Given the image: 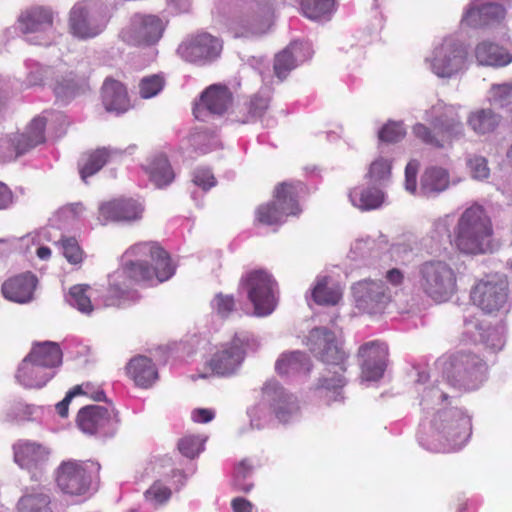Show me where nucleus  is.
Wrapping results in <instances>:
<instances>
[{
    "instance_id": "nucleus-1",
    "label": "nucleus",
    "mask_w": 512,
    "mask_h": 512,
    "mask_svg": "<svg viewBox=\"0 0 512 512\" xmlns=\"http://www.w3.org/2000/svg\"><path fill=\"white\" fill-rule=\"evenodd\" d=\"M492 224L482 206L474 204L468 207L460 216L457 227L455 244L465 254H479L487 251Z\"/></svg>"
},
{
    "instance_id": "nucleus-2",
    "label": "nucleus",
    "mask_w": 512,
    "mask_h": 512,
    "mask_svg": "<svg viewBox=\"0 0 512 512\" xmlns=\"http://www.w3.org/2000/svg\"><path fill=\"white\" fill-rule=\"evenodd\" d=\"M416 283L425 296L437 303H443L457 290V274L445 261L428 260L418 266Z\"/></svg>"
},
{
    "instance_id": "nucleus-3",
    "label": "nucleus",
    "mask_w": 512,
    "mask_h": 512,
    "mask_svg": "<svg viewBox=\"0 0 512 512\" xmlns=\"http://www.w3.org/2000/svg\"><path fill=\"white\" fill-rule=\"evenodd\" d=\"M486 363L471 352H456L443 364V375L453 387L463 390L478 388L485 380Z\"/></svg>"
},
{
    "instance_id": "nucleus-4",
    "label": "nucleus",
    "mask_w": 512,
    "mask_h": 512,
    "mask_svg": "<svg viewBox=\"0 0 512 512\" xmlns=\"http://www.w3.org/2000/svg\"><path fill=\"white\" fill-rule=\"evenodd\" d=\"M468 52L462 42L446 37L435 45L425 63L430 71L442 79H451L466 68Z\"/></svg>"
},
{
    "instance_id": "nucleus-5",
    "label": "nucleus",
    "mask_w": 512,
    "mask_h": 512,
    "mask_svg": "<svg viewBox=\"0 0 512 512\" xmlns=\"http://www.w3.org/2000/svg\"><path fill=\"white\" fill-rule=\"evenodd\" d=\"M508 293L507 277L495 274L480 280L473 287L471 299L482 311L491 314L505 307L508 301Z\"/></svg>"
},
{
    "instance_id": "nucleus-6",
    "label": "nucleus",
    "mask_w": 512,
    "mask_h": 512,
    "mask_svg": "<svg viewBox=\"0 0 512 512\" xmlns=\"http://www.w3.org/2000/svg\"><path fill=\"white\" fill-rule=\"evenodd\" d=\"M273 0H254L247 11L237 16L231 28L236 37H252L265 34L272 25Z\"/></svg>"
},
{
    "instance_id": "nucleus-7",
    "label": "nucleus",
    "mask_w": 512,
    "mask_h": 512,
    "mask_svg": "<svg viewBox=\"0 0 512 512\" xmlns=\"http://www.w3.org/2000/svg\"><path fill=\"white\" fill-rule=\"evenodd\" d=\"M47 119L42 116L35 117L22 134H15L11 138L0 140V161L7 162L16 159L28 150L45 141V127Z\"/></svg>"
},
{
    "instance_id": "nucleus-8",
    "label": "nucleus",
    "mask_w": 512,
    "mask_h": 512,
    "mask_svg": "<svg viewBox=\"0 0 512 512\" xmlns=\"http://www.w3.org/2000/svg\"><path fill=\"white\" fill-rule=\"evenodd\" d=\"M99 466L93 462H63L57 469L56 483L65 494L80 496L88 492L91 485V473Z\"/></svg>"
},
{
    "instance_id": "nucleus-9",
    "label": "nucleus",
    "mask_w": 512,
    "mask_h": 512,
    "mask_svg": "<svg viewBox=\"0 0 512 512\" xmlns=\"http://www.w3.org/2000/svg\"><path fill=\"white\" fill-rule=\"evenodd\" d=\"M274 198V201L257 208L256 219L261 224L278 225L284 222L286 216L299 213L300 209L290 185L279 184L275 189Z\"/></svg>"
},
{
    "instance_id": "nucleus-10",
    "label": "nucleus",
    "mask_w": 512,
    "mask_h": 512,
    "mask_svg": "<svg viewBox=\"0 0 512 512\" xmlns=\"http://www.w3.org/2000/svg\"><path fill=\"white\" fill-rule=\"evenodd\" d=\"M164 22L155 15L135 14L130 22L121 30L119 37L133 46L153 45L163 35Z\"/></svg>"
},
{
    "instance_id": "nucleus-11",
    "label": "nucleus",
    "mask_w": 512,
    "mask_h": 512,
    "mask_svg": "<svg viewBox=\"0 0 512 512\" xmlns=\"http://www.w3.org/2000/svg\"><path fill=\"white\" fill-rule=\"evenodd\" d=\"M247 289L249 300L254 306V314L259 317L267 316L273 312L276 306L274 295V281L266 272L253 271L243 280Z\"/></svg>"
},
{
    "instance_id": "nucleus-12",
    "label": "nucleus",
    "mask_w": 512,
    "mask_h": 512,
    "mask_svg": "<svg viewBox=\"0 0 512 512\" xmlns=\"http://www.w3.org/2000/svg\"><path fill=\"white\" fill-rule=\"evenodd\" d=\"M54 13L45 6L31 7L19 16L21 31L27 35V41L34 45L49 46L54 39L47 35L53 28Z\"/></svg>"
},
{
    "instance_id": "nucleus-13",
    "label": "nucleus",
    "mask_w": 512,
    "mask_h": 512,
    "mask_svg": "<svg viewBox=\"0 0 512 512\" xmlns=\"http://www.w3.org/2000/svg\"><path fill=\"white\" fill-rule=\"evenodd\" d=\"M106 24V17L85 2L76 3L70 10L69 31L80 40L98 36L104 31Z\"/></svg>"
},
{
    "instance_id": "nucleus-14",
    "label": "nucleus",
    "mask_w": 512,
    "mask_h": 512,
    "mask_svg": "<svg viewBox=\"0 0 512 512\" xmlns=\"http://www.w3.org/2000/svg\"><path fill=\"white\" fill-rule=\"evenodd\" d=\"M118 422V411L99 405H87L77 414L79 429L88 435H113L115 432L113 424Z\"/></svg>"
},
{
    "instance_id": "nucleus-15",
    "label": "nucleus",
    "mask_w": 512,
    "mask_h": 512,
    "mask_svg": "<svg viewBox=\"0 0 512 512\" xmlns=\"http://www.w3.org/2000/svg\"><path fill=\"white\" fill-rule=\"evenodd\" d=\"M221 51L222 41L208 33L191 37L178 47V53L184 60L200 65L214 61Z\"/></svg>"
},
{
    "instance_id": "nucleus-16",
    "label": "nucleus",
    "mask_w": 512,
    "mask_h": 512,
    "mask_svg": "<svg viewBox=\"0 0 512 512\" xmlns=\"http://www.w3.org/2000/svg\"><path fill=\"white\" fill-rule=\"evenodd\" d=\"M356 307L367 314L381 312L390 301V291L382 281L364 280L353 286Z\"/></svg>"
},
{
    "instance_id": "nucleus-17",
    "label": "nucleus",
    "mask_w": 512,
    "mask_h": 512,
    "mask_svg": "<svg viewBox=\"0 0 512 512\" xmlns=\"http://www.w3.org/2000/svg\"><path fill=\"white\" fill-rule=\"evenodd\" d=\"M310 350L325 364L339 367L344 371L345 353L338 346L335 334L326 327H317L308 337Z\"/></svg>"
},
{
    "instance_id": "nucleus-18",
    "label": "nucleus",
    "mask_w": 512,
    "mask_h": 512,
    "mask_svg": "<svg viewBox=\"0 0 512 512\" xmlns=\"http://www.w3.org/2000/svg\"><path fill=\"white\" fill-rule=\"evenodd\" d=\"M433 424L448 438L453 447L461 446L470 435V419L457 408L439 411Z\"/></svg>"
},
{
    "instance_id": "nucleus-19",
    "label": "nucleus",
    "mask_w": 512,
    "mask_h": 512,
    "mask_svg": "<svg viewBox=\"0 0 512 512\" xmlns=\"http://www.w3.org/2000/svg\"><path fill=\"white\" fill-rule=\"evenodd\" d=\"M232 93L221 84H213L205 89L194 107L197 119L205 121L208 115L222 116L231 107Z\"/></svg>"
},
{
    "instance_id": "nucleus-20",
    "label": "nucleus",
    "mask_w": 512,
    "mask_h": 512,
    "mask_svg": "<svg viewBox=\"0 0 512 512\" xmlns=\"http://www.w3.org/2000/svg\"><path fill=\"white\" fill-rule=\"evenodd\" d=\"M263 398L269 402L276 418L287 423L298 415L300 407L297 398L276 381H267L262 388Z\"/></svg>"
},
{
    "instance_id": "nucleus-21",
    "label": "nucleus",
    "mask_w": 512,
    "mask_h": 512,
    "mask_svg": "<svg viewBox=\"0 0 512 512\" xmlns=\"http://www.w3.org/2000/svg\"><path fill=\"white\" fill-rule=\"evenodd\" d=\"M363 359L361 363V378L365 381H378L386 368L387 349L379 341L363 344L358 351Z\"/></svg>"
},
{
    "instance_id": "nucleus-22",
    "label": "nucleus",
    "mask_w": 512,
    "mask_h": 512,
    "mask_svg": "<svg viewBox=\"0 0 512 512\" xmlns=\"http://www.w3.org/2000/svg\"><path fill=\"white\" fill-rule=\"evenodd\" d=\"M245 357L242 341L235 337L230 344L216 352L209 362L214 373L227 376L235 373Z\"/></svg>"
},
{
    "instance_id": "nucleus-23",
    "label": "nucleus",
    "mask_w": 512,
    "mask_h": 512,
    "mask_svg": "<svg viewBox=\"0 0 512 512\" xmlns=\"http://www.w3.org/2000/svg\"><path fill=\"white\" fill-rule=\"evenodd\" d=\"M506 10L503 5L495 2L472 4L464 14L462 21L470 27H481L504 19Z\"/></svg>"
},
{
    "instance_id": "nucleus-24",
    "label": "nucleus",
    "mask_w": 512,
    "mask_h": 512,
    "mask_svg": "<svg viewBox=\"0 0 512 512\" xmlns=\"http://www.w3.org/2000/svg\"><path fill=\"white\" fill-rule=\"evenodd\" d=\"M37 278L32 273H23L8 279L2 285L3 296L16 303H28L33 299Z\"/></svg>"
},
{
    "instance_id": "nucleus-25",
    "label": "nucleus",
    "mask_w": 512,
    "mask_h": 512,
    "mask_svg": "<svg viewBox=\"0 0 512 512\" xmlns=\"http://www.w3.org/2000/svg\"><path fill=\"white\" fill-rule=\"evenodd\" d=\"M143 208L132 199H119L103 203L100 208V216L106 221H134L141 218Z\"/></svg>"
},
{
    "instance_id": "nucleus-26",
    "label": "nucleus",
    "mask_w": 512,
    "mask_h": 512,
    "mask_svg": "<svg viewBox=\"0 0 512 512\" xmlns=\"http://www.w3.org/2000/svg\"><path fill=\"white\" fill-rule=\"evenodd\" d=\"M49 457L44 446L33 442H19L14 446V460L22 468H39Z\"/></svg>"
},
{
    "instance_id": "nucleus-27",
    "label": "nucleus",
    "mask_w": 512,
    "mask_h": 512,
    "mask_svg": "<svg viewBox=\"0 0 512 512\" xmlns=\"http://www.w3.org/2000/svg\"><path fill=\"white\" fill-rule=\"evenodd\" d=\"M53 375L52 371H49L41 364H37L26 356L18 368L16 378L19 383L25 387L40 388L44 386Z\"/></svg>"
},
{
    "instance_id": "nucleus-28",
    "label": "nucleus",
    "mask_w": 512,
    "mask_h": 512,
    "mask_svg": "<svg viewBox=\"0 0 512 512\" xmlns=\"http://www.w3.org/2000/svg\"><path fill=\"white\" fill-rule=\"evenodd\" d=\"M102 103L108 112L119 114L127 111L130 104L123 84L113 79H106L102 86Z\"/></svg>"
},
{
    "instance_id": "nucleus-29",
    "label": "nucleus",
    "mask_w": 512,
    "mask_h": 512,
    "mask_svg": "<svg viewBox=\"0 0 512 512\" xmlns=\"http://www.w3.org/2000/svg\"><path fill=\"white\" fill-rule=\"evenodd\" d=\"M127 370L135 384L142 388L151 387L158 379V371L154 363L146 356L139 355L132 358Z\"/></svg>"
},
{
    "instance_id": "nucleus-30",
    "label": "nucleus",
    "mask_w": 512,
    "mask_h": 512,
    "mask_svg": "<svg viewBox=\"0 0 512 512\" xmlns=\"http://www.w3.org/2000/svg\"><path fill=\"white\" fill-rule=\"evenodd\" d=\"M449 184V172L442 167L431 166L421 176L420 193L427 197L437 196L447 190Z\"/></svg>"
},
{
    "instance_id": "nucleus-31",
    "label": "nucleus",
    "mask_w": 512,
    "mask_h": 512,
    "mask_svg": "<svg viewBox=\"0 0 512 512\" xmlns=\"http://www.w3.org/2000/svg\"><path fill=\"white\" fill-rule=\"evenodd\" d=\"M475 57L477 62L483 66L502 67L512 61L511 54L499 45L483 41L475 48Z\"/></svg>"
},
{
    "instance_id": "nucleus-32",
    "label": "nucleus",
    "mask_w": 512,
    "mask_h": 512,
    "mask_svg": "<svg viewBox=\"0 0 512 512\" xmlns=\"http://www.w3.org/2000/svg\"><path fill=\"white\" fill-rule=\"evenodd\" d=\"M434 130L442 134L443 140L452 142L458 140L465 135L464 125L461 117L452 111H446L444 114L435 117L431 121Z\"/></svg>"
},
{
    "instance_id": "nucleus-33",
    "label": "nucleus",
    "mask_w": 512,
    "mask_h": 512,
    "mask_svg": "<svg viewBox=\"0 0 512 512\" xmlns=\"http://www.w3.org/2000/svg\"><path fill=\"white\" fill-rule=\"evenodd\" d=\"M501 122V116L490 108L471 111L467 116L468 127L478 135L494 132Z\"/></svg>"
},
{
    "instance_id": "nucleus-34",
    "label": "nucleus",
    "mask_w": 512,
    "mask_h": 512,
    "mask_svg": "<svg viewBox=\"0 0 512 512\" xmlns=\"http://www.w3.org/2000/svg\"><path fill=\"white\" fill-rule=\"evenodd\" d=\"M303 51V45L298 42L291 43L275 56L274 73L279 80H284L290 71H292L299 61H303L300 54Z\"/></svg>"
},
{
    "instance_id": "nucleus-35",
    "label": "nucleus",
    "mask_w": 512,
    "mask_h": 512,
    "mask_svg": "<svg viewBox=\"0 0 512 512\" xmlns=\"http://www.w3.org/2000/svg\"><path fill=\"white\" fill-rule=\"evenodd\" d=\"M27 357L37 364H41L49 371L62 363V352L59 345L55 342L35 344Z\"/></svg>"
},
{
    "instance_id": "nucleus-36",
    "label": "nucleus",
    "mask_w": 512,
    "mask_h": 512,
    "mask_svg": "<svg viewBox=\"0 0 512 512\" xmlns=\"http://www.w3.org/2000/svg\"><path fill=\"white\" fill-rule=\"evenodd\" d=\"M275 368L281 375L308 374L311 370V361L305 353L294 351L283 354L277 360Z\"/></svg>"
},
{
    "instance_id": "nucleus-37",
    "label": "nucleus",
    "mask_w": 512,
    "mask_h": 512,
    "mask_svg": "<svg viewBox=\"0 0 512 512\" xmlns=\"http://www.w3.org/2000/svg\"><path fill=\"white\" fill-rule=\"evenodd\" d=\"M50 496L42 488L26 492L18 501L19 512H52Z\"/></svg>"
},
{
    "instance_id": "nucleus-38",
    "label": "nucleus",
    "mask_w": 512,
    "mask_h": 512,
    "mask_svg": "<svg viewBox=\"0 0 512 512\" xmlns=\"http://www.w3.org/2000/svg\"><path fill=\"white\" fill-rule=\"evenodd\" d=\"M120 153L118 149L107 147L96 149L89 155L86 164L80 169L81 178L85 181L87 177L96 174L112 157Z\"/></svg>"
},
{
    "instance_id": "nucleus-39",
    "label": "nucleus",
    "mask_w": 512,
    "mask_h": 512,
    "mask_svg": "<svg viewBox=\"0 0 512 512\" xmlns=\"http://www.w3.org/2000/svg\"><path fill=\"white\" fill-rule=\"evenodd\" d=\"M342 296L341 288L330 283L328 278L319 280L312 291V297L320 305H336Z\"/></svg>"
},
{
    "instance_id": "nucleus-40",
    "label": "nucleus",
    "mask_w": 512,
    "mask_h": 512,
    "mask_svg": "<svg viewBox=\"0 0 512 512\" xmlns=\"http://www.w3.org/2000/svg\"><path fill=\"white\" fill-rule=\"evenodd\" d=\"M148 172L151 181L159 188L170 184L174 179V172L167 157L164 155L156 156L152 160Z\"/></svg>"
},
{
    "instance_id": "nucleus-41",
    "label": "nucleus",
    "mask_w": 512,
    "mask_h": 512,
    "mask_svg": "<svg viewBox=\"0 0 512 512\" xmlns=\"http://www.w3.org/2000/svg\"><path fill=\"white\" fill-rule=\"evenodd\" d=\"M301 9L311 20H329L334 11V0H302Z\"/></svg>"
},
{
    "instance_id": "nucleus-42",
    "label": "nucleus",
    "mask_w": 512,
    "mask_h": 512,
    "mask_svg": "<svg viewBox=\"0 0 512 512\" xmlns=\"http://www.w3.org/2000/svg\"><path fill=\"white\" fill-rule=\"evenodd\" d=\"M150 255L155 263L154 273L160 282L168 280L175 272V267L166 251L156 245L150 246Z\"/></svg>"
},
{
    "instance_id": "nucleus-43",
    "label": "nucleus",
    "mask_w": 512,
    "mask_h": 512,
    "mask_svg": "<svg viewBox=\"0 0 512 512\" xmlns=\"http://www.w3.org/2000/svg\"><path fill=\"white\" fill-rule=\"evenodd\" d=\"M349 198L355 207L366 211L380 207L384 200V194L379 188L371 187L361 191L358 201L354 191L349 194Z\"/></svg>"
},
{
    "instance_id": "nucleus-44",
    "label": "nucleus",
    "mask_w": 512,
    "mask_h": 512,
    "mask_svg": "<svg viewBox=\"0 0 512 512\" xmlns=\"http://www.w3.org/2000/svg\"><path fill=\"white\" fill-rule=\"evenodd\" d=\"M392 162L384 157L376 158L369 166L366 177L373 184L384 185L391 178Z\"/></svg>"
},
{
    "instance_id": "nucleus-45",
    "label": "nucleus",
    "mask_w": 512,
    "mask_h": 512,
    "mask_svg": "<svg viewBox=\"0 0 512 512\" xmlns=\"http://www.w3.org/2000/svg\"><path fill=\"white\" fill-rule=\"evenodd\" d=\"M88 285H75L69 291L68 302L80 312L89 314L93 310L90 297L86 295Z\"/></svg>"
},
{
    "instance_id": "nucleus-46",
    "label": "nucleus",
    "mask_w": 512,
    "mask_h": 512,
    "mask_svg": "<svg viewBox=\"0 0 512 512\" xmlns=\"http://www.w3.org/2000/svg\"><path fill=\"white\" fill-rule=\"evenodd\" d=\"M78 89L79 83L72 75L57 79L53 88L56 97L62 101L73 98L77 94Z\"/></svg>"
},
{
    "instance_id": "nucleus-47",
    "label": "nucleus",
    "mask_w": 512,
    "mask_h": 512,
    "mask_svg": "<svg viewBox=\"0 0 512 512\" xmlns=\"http://www.w3.org/2000/svg\"><path fill=\"white\" fill-rule=\"evenodd\" d=\"M334 374L335 376L331 379L321 378L316 389H324L325 396L329 397V400L338 401L342 398L341 389L345 385V379L338 372H334Z\"/></svg>"
},
{
    "instance_id": "nucleus-48",
    "label": "nucleus",
    "mask_w": 512,
    "mask_h": 512,
    "mask_svg": "<svg viewBox=\"0 0 512 512\" xmlns=\"http://www.w3.org/2000/svg\"><path fill=\"white\" fill-rule=\"evenodd\" d=\"M489 101L499 107L509 105L512 102V83L493 84L489 90Z\"/></svg>"
},
{
    "instance_id": "nucleus-49",
    "label": "nucleus",
    "mask_w": 512,
    "mask_h": 512,
    "mask_svg": "<svg viewBox=\"0 0 512 512\" xmlns=\"http://www.w3.org/2000/svg\"><path fill=\"white\" fill-rule=\"evenodd\" d=\"M164 86V80L159 75L144 77L139 83V93L142 98L148 99L157 95Z\"/></svg>"
},
{
    "instance_id": "nucleus-50",
    "label": "nucleus",
    "mask_w": 512,
    "mask_h": 512,
    "mask_svg": "<svg viewBox=\"0 0 512 512\" xmlns=\"http://www.w3.org/2000/svg\"><path fill=\"white\" fill-rule=\"evenodd\" d=\"M171 494V489L158 480L150 486L144 496L148 501L161 505L170 499Z\"/></svg>"
},
{
    "instance_id": "nucleus-51",
    "label": "nucleus",
    "mask_w": 512,
    "mask_h": 512,
    "mask_svg": "<svg viewBox=\"0 0 512 512\" xmlns=\"http://www.w3.org/2000/svg\"><path fill=\"white\" fill-rule=\"evenodd\" d=\"M414 135L423 143L432 147L442 149L445 147L444 140L440 139L432 130L424 124L418 123L413 127Z\"/></svg>"
},
{
    "instance_id": "nucleus-52",
    "label": "nucleus",
    "mask_w": 512,
    "mask_h": 512,
    "mask_svg": "<svg viewBox=\"0 0 512 512\" xmlns=\"http://www.w3.org/2000/svg\"><path fill=\"white\" fill-rule=\"evenodd\" d=\"M467 166L473 179L484 180L489 177L490 169L484 157L477 155L469 157Z\"/></svg>"
},
{
    "instance_id": "nucleus-53",
    "label": "nucleus",
    "mask_w": 512,
    "mask_h": 512,
    "mask_svg": "<svg viewBox=\"0 0 512 512\" xmlns=\"http://www.w3.org/2000/svg\"><path fill=\"white\" fill-rule=\"evenodd\" d=\"M190 141L191 144L195 147V149L199 150L202 153L209 152L217 144L216 138L205 131H198L193 133L191 135Z\"/></svg>"
},
{
    "instance_id": "nucleus-54",
    "label": "nucleus",
    "mask_w": 512,
    "mask_h": 512,
    "mask_svg": "<svg viewBox=\"0 0 512 512\" xmlns=\"http://www.w3.org/2000/svg\"><path fill=\"white\" fill-rule=\"evenodd\" d=\"M405 135V130L400 123H389L379 131V139L387 143L400 141Z\"/></svg>"
},
{
    "instance_id": "nucleus-55",
    "label": "nucleus",
    "mask_w": 512,
    "mask_h": 512,
    "mask_svg": "<svg viewBox=\"0 0 512 512\" xmlns=\"http://www.w3.org/2000/svg\"><path fill=\"white\" fill-rule=\"evenodd\" d=\"M61 244L64 257L72 264L82 261V251L75 238H62Z\"/></svg>"
},
{
    "instance_id": "nucleus-56",
    "label": "nucleus",
    "mask_w": 512,
    "mask_h": 512,
    "mask_svg": "<svg viewBox=\"0 0 512 512\" xmlns=\"http://www.w3.org/2000/svg\"><path fill=\"white\" fill-rule=\"evenodd\" d=\"M202 445L199 437L188 436L179 441L178 449L184 456L194 458L200 453Z\"/></svg>"
},
{
    "instance_id": "nucleus-57",
    "label": "nucleus",
    "mask_w": 512,
    "mask_h": 512,
    "mask_svg": "<svg viewBox=\"0 0 512 512\" xmlns=\"http://www.w3.org/2000/svg\"><path fill=\"white\" fill-rule=\"evenodd\" d=\"M126 272L136 281H145L152 278V270L145 262H130L126 265Z\"/></svg>"
},
{
    "instance_id": "nucleus-58",
    "label": "nucleus",
    "mask_w": 512,
    "mask_h": 512,
    "mask_svg": "<svg viewBox=\"0 0 512 512\" xmlns=\"http://www.w3.org/2000/svg\"><path fill=\"white\" fill-rule=\"evenodd\" d=\"M213 308L221 317H227L234 309V299L232 296L219 293L212 302Z\"/></svg>"
},
{
    "instance_id": "nucleus-59",
    "label": "nucleus",
    "mask_w": 512,
    "mask_h": 512,
    "mask_svg": "<svg viewBox=\"0 0 512 512\" xmlns=\"http://www.w3.org/2000/svg\"><path fill=\"white\" fill-rule=\"evenodd\" d=\"M419 168V162L417 160H411L405 168V188L410 193H415L417 189V171Z\"/></svg>"
},
{
    "instance_id": "nucleus-60",
    "label": "nucleus",
    "mask_w": 512,
    "mask_h": 512,
    "mask_svg": "<svg viewBox=\"0 0 512 512\" xmlns=\"http://www.w3.org/2000/svg\"><path fill=\"white\" fill-rule=\"evenodd\" d=\"M447 398V394L436 386L426 388L422 395L421 405L429 406Z\"/></svg>"
},
{
    "instance_id": "nucleus-61",
    "label": "nucleus",
    "mask_w": 512,
    "mask_h": 512,
    "mask_svg": "<svg viewBox=\"0 0 512 512\" xmlns=\"http://www.w3.org/2000/svg\"><path fill=\"white\" fill-rule=\"evenodd\" d=\"M193 182L202 187L204 190H207L215 185V178L211 174L209 170L200 169L195 172Z\"/></svg>"
},
{
    "instance_id": "nucleus-62",
    "label": "nucleus",
    "mask_w": 512,
    "mask_h": 512,
    "mask_svg": "<svg viewBox=\"0 0 512 512\" xmlns=\"http://www.w3.org/2000/svg\"><path fill=\"white\" fill-rule=\"evenodd\" d=\"M267 108L268 99L261 96H255L250 102L249 114L252 118H260L263 116Z\"/></svg>"
},
{
    "instance_id": "nucleus-63",
    "label": "nucleus",
    "mask_w": 512,
    "mask_h": 512,
    "mask_svg": "<svg viewBox=\"0 0 512 512\" xmlns=\"http://www.w3.org/2000/svg\"><path fill=\"white\" fill-rule=\"evenodd\" d=\"M193 0H168L169 8L178 13L188 12L192 6Z\"/></svg>"
},
{
    "instance_id": "nucleus-64",
    "label": "nucleus",
    "mask_w": 512,
    "mask_h": 512,
    "mask_svg": "<svg viewBox=\"0 0 512 512\" xmlns=\"http://www.w3.org/2000/svg\"><path fill=\"white\" fill-rule=\"evenodd\" d=\"M232 507L234 512H252V504L241 497L232 500Z\"/></svg>"
}]
</instances>
